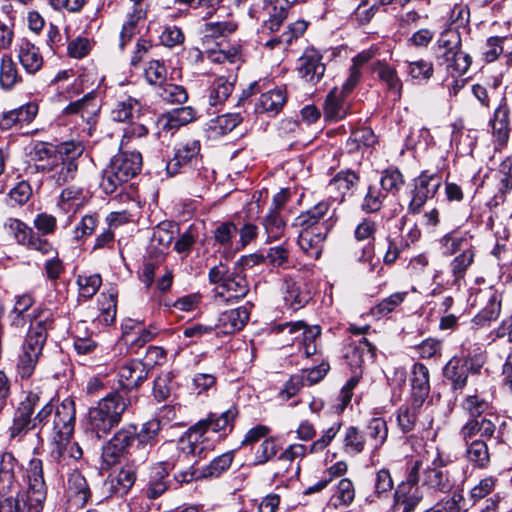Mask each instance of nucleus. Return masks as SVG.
I'll use <instances>...</instances> for the list:
<instances>
[{
	"label": "nucleus",
	"mask_w": 512,
	"mask_h": 512,
	"mask_svg": "<svg viewBox=\"0 0 512 512\" xmlns=\"http://www.w3.org/2000/svg\"><path fill=\"white\" fill-rule=\"evenodd\" d=\"M358 180L359 178L354 172L350 170L341 171L330 180L327 188L330 192L337 191L342 200Z\"/></svg>",
	"instance_id": "6e6d98bb"
},
{
	"label": "nucleus",
	"mask_w": 512,
	"mask_h": 512,
	"mask_svg": "<svg viewBox=\"0 0 512 512\" xmlns=\"http://www.w3.org/2000/svg\"><path fill=\"white\" fill-rule=\"evenodd\" d=\"M476 301L483 306L473 319L476 325L486 326L497 320L502 302V294L497 289L492 286L480 289L476 294Z\"/></svg>",
	"instance_id": "f3484780"
},
{
	"label": "nucleus",
	"mask_w": 512,
	"mask_h": 512,
	"mask_svg": "<svg viewBox=\"0 0 512 512\" xmlns=\"http://www.w3.org/2000/svg\"><path fill=\"white\" fill-rule=\"evenodd\" d=\"M364 435L355 426H349L344 431L343 450L346 454L355 456L364 451Z\"/></svg>",
	"instance_id": "864d4df0"
},
{
	"label": "nucleus",
	"mask_w": 512,
	"mask_h": 512,
	"mask_svg": "<svg viewBox=\"0 0 512 512\" xmlns=\"http://www.w3.org/2000/svg\"><path fill=\"white\" fill-rule=\"evenodd\" d=\"M349 346L350 351L347 352L346 356L351 358L356 365L373 361L376 356V347L365 337L350 343Z\"/></svg>",
	"instance_id": "de8ad7c7"
},
{
	"label": "nucleus",
	"mask_w": 512,
	"mask_h": 512,
	"mask_svg": "<svg viewBox=\"0 0 512 512\" xmlns=\"http://www.w3.org/2000/svg\"><path fill=\"white\" fill-rule=\"evenodd\" d=\"M466 445L465 458L475 468L486 469L490 464L488 441H463Z\"/></svg>",
	"instance_id": "58836bf2"
},
{
	"label": "nucleus",
	"mask_w": 512,
	"mask_h": 512,
	"mask_svg": "<svg viewBox=\"0 0 512 512\" xmlns=\"http://www.w3.org/2000/svg\"><path fill=\"white\" fill-rule=\"evenodd\" d=\"M141 168L142 156L139 152L120 151L103 170L99 186L105 194H112L135 177Z\"/></svg>",
	"instance_id": "20e7f679"
},
{
	"label": "nucleus",
	"mask_w": 512,
	"mask_h": 512,
	"mask_svg": "<svg viewBox=\"0 0 512 512\" xmlns=\"http://www.w3.org/2000/svg\"><path fill=\"white\" fill-rule=\"evenodd\" d=\"M149 368L140 360H131L119 370L121 385L126 389L138 388L148 377Z\"/></svg>",
	"instance_id": "a878e982"
},
{
	"label": "nucleus",
	"mask_w": 512,
	"mask_h": 512,
	"mask_svg": "<svg viewBox=\"0 0 512 512\" xmlns=\"http://www.w3.org/2000/svg\"><path fill=\"white\" fill-rule=\"evenodd\" d=\"M100 108L101 104L98 94L95 91H91L82 98L69 103L62 113L64 116L73 117L75 121L80 119L88 127L90 134L97 122Z\"/></svg>",
	"instance_id": "f8f14e48"
},
{
	"label": "nucleus",
	"mask_w": 512,
	"mask_h": 512,
	"mask_svg": "<svg viewBox=\"0 0 512 512\" xmlns=\"http://www.w3.org/2000/svg\"><path fill=\"white\" fill-rule=\"evenodd\" d=\"M21 81L22 77L12 57L8 54L2 55L0 59V87L10 91Z\"/></svg>",
	"instance_id": "c03bdc74"
},
{
	"label": "nucleus",
	"mask_w": 512,
	"mask_h": 512,
	"mask_svg": "<svg viewBox=\"0 0 512 512\" xmlns=\"http://www.w3.org/2000/svg\"><path fill=\"white\" fill-rule=\"evenodd\" d=\"M385 198L386 193L381 188L376 185H370L364 196L361 208L366 213H376L381 209Z\"/></svg>",
	"instance_id": "0e129e2a"
},
{
	"label": "nucleus",
	"mask_w": 512,
	"mask_h": 512,
	"mask_svg": "<svg viewBox=\"0 0 512 512\" xmlns=\"http://www.w3.org/2000/svg\"><path fill=\"white\" fill-rule=\"evenodd\" d=\"M380 185L386 193L396 194L404 185L403 175L397 168H388L382 173Z\"/></svg>",
	"instance_id": "69168bd1"
},
{
	"label": "nucleus",
	"mask_w": 512,
	"mask_h": 512,
	"mask_svg": "<svg viewBox=\"0 0 512 512\" xmlns=\"http://www.w3.org/2000/svg\"><path fill=\"white\" fill-rule=\"evenodd\" d=\"M102 284V278L99 274L79 275L77 285L79 294L86 299L92 298L99 290Z\"/></svg>",
	"instance_id": "338daca9"
},
{
	"label": "nucleus",
	"mask_w": 512,
	"mask_h": 512,
	"mask_svg": "<svg viewBox=\"0 0 512 512\" xmlns=\"http://www.w3.org/2000/svg\"><path fill=\"white\" fill-rule=\"evenodd\" d=\"M296 0H265L264 11L268 16L263 20L262 33H273L279 30L287 17L288 9Z\"/></svg>",
	"instance_id": "5701e85b"
},
{
	"label": "nucleus",
	"mask_w": 512,
	"mask_h": 512,
	"mask_svg": "<svg viewBox=\"0 0 512 512\" xmlns=\"http://www.w3.org/2000/svg\"><path fill=\"white\" fill-rule=\"evenodd\" d=\"M499 417L496 414H484L482 417L468 418L459 430L462 441H489L497 432Z\"/></svg>",
	"instance_id": "dca6fc26"
},
{
	"label": "nucleus",
	"mask_w": 512,
	"mask_h": 512,
	"mask_svg": "<svg viewBox=\"0 0 512 512\" xmlns=\"http://www.w3.org/2000/svg\"><path fill=\"white\" fill-rule=\"evenodd\" d=\"M461 47L462 41L459 31L456 29L444 30L437 40L435 57L436 59L443 58L445 55L461 50Z\"/></svg>",
	"instance_id": "49530a36"
},
{
	"label": "nucleus",
	"mask_w": 512,
	"mask_h": 512,
	"mask_svg": "<svg viewBox=\"0 0 512 512\" xmlns=\"http://www.w3.org/2000/svg\"><path fill=\"white\" fill-rule=\"evenodd\" d=\"M355 495L354 483L349 478H342L333 487L329 505L336 510L345 509L353 503Z\"/></svg>",
	"instance_id": "c9c22d12"
},
{
	"label": "nucleus",
	"mask_w": 512,
	"mask_h": 512,
	"mask_svg": "<svg viewBox=\"0 0 512 512\" xmlns=\"http://www.w3.org/2000/svg\"><path fill=\"white\" fill-rule=\"evenodd\" d=\"M237 416L235 408H229L221 414L209 413L205 419L198 422L204 423L203 433L212 430L215 433H220L221 436H226L234 427V421Z\"/></svg>",
	"instance_id": "c85d7f7f"
},
{
	"label": "nucleus",
	"mask_w": 512,
	"mask_h": 512,
	"mask_svg": "<svg viewBox=\"0 0 512 512\" xmlns=\"http://www.w3.org/2000/svg\"><path fill=\"white\" fill-rule=\"evenodd\" d=\"M161 430L160 421L152 419L144 423L140 429L137 430V450L140 451V458L146 459L149 449L157 443L158 434Z\"/></svg>",
	"instance_id": "f704fd0d"
},
{
	"label": "nucleus",
	"mask_w": 512,
	"mask_h": 512,
	"mask_svg": "<svg viewBox=\"0 0 512 512\" xmlns=\"http://www.w3.org/2000/svg\"><path fill=\"white\" fill-rule=\"evenodd\" d=\"M422 461L416 460L407 468L406 478L396 487L393 494L392 510L397 512H412L421 502L423 496L419 490L420 469Z\"/></svg>",
	"instance_id": "0eeeda50"
},
{
	"label": "nucleus",
	"mask_w": 512,
	"mask_h": 512,
	"mask_svg": "<svg viewBox=\"0 0 512 512\" xmlns=\"http://www.w3.org/2000/svg\"><path fill=\"white\" fill-rule=\"evenodd\" d=\"M67 142L57 146L47 145L46 143H37L31 153L32 160L35 162L37 170L49 172L55 166V163L62 159L63 154L68 153Z\"/></svg>",
	"instance_id": "412c9836"
},
{
	"label": "nucleus",
	"mask_w": 512,
	"mask_h": 512,
	"mask_svg": "<svg viewBox=\"0 0 512 512\" xmlns=\"http://www.w3.org/2000/svg\"><path fill=\"white\" fill-rule=\"evenodd\" d=\"M203 429L204 423H195L179 439L177 446H175L172 442L164 443L161 445L157 450L159 457L164 458L165 454L178 451V461L186 460L188 463L192 462L193 458L195 457L197 442L204 436Z\"/></svg>",
	"instance_id": "4468645a"
},
{
	"label": "nucleus",
	"mask_w": 512,
	"mask_h": 512,
	"mask_svg": "<svg viewBox=\"0 0 512 512\" xmlns=\"http://www.w3.org/2000/svg\"><path fill=\"white\" fill-rule=\"evenodd\" d=\"M235 80L236 78L232 75L216 77L207 90L209 105L218 106L223 104L232 94Z\"/></svg>",
	"instance_id": "2f4dec72"
},
{
	"label": "nucleus",
	"mask_w": 512,
	"mask_h": 512,
	"mask_svg": "<svg viewBox=\"0 0 512 512\" xmlns=\"http://www.w3.org/2000/svg\"><path fill=\"white\" fill-rule=\"evenodd\" d=\"M424 402L410 398L408 404L398 409L397 422L403 433H408L415 428L418 414Z\"/></svg>",
	"instance_id": "79ce46f5"
},
{
	"label": "nucleus",
	"mask_w": 512,
	"mask_h": 512,
	"mask_svg": "<svg viewBox=\"0 0 512 512\" xmlns=\"http://www.w3.org/2000/svg\"><path fill=\"white\" fill-rule=\"evenodd\" d=\"M334 224L333 212L330 213V204L326 201L301 212L293 222V227L298 230V245L301 250L308 257L318 259Z\"/></svg>",
	"instance_id": "f257e3e1"
},
{
	"label": "nucleus",
	"mask_w": 512,
	"mask_h": 512,
	"mask_svg": "<svg viewBox=\"0 0 512 512\" xmlns=\"http://www.w3.org/2000/svg\"><path fill=\"white\" fill-rule=\"evenodd\" d=\"M367 435L372 441L375 450L385 443L388 437L387 423L383 418H373L367 425Z\"/></svg>",
	"instance_id": "052dcab7"
},
{
	"label": "nucleus",
	"mask_w": 512,
	"mask_h": 512,
	"mask_svg": "<svg viewBox=\"0 0 512 512\" xmlns=\"http://www.w3.org/2000/svg\"><path fill=\"white\" fill-rule=\"evenodd\" d=\"M200 149V142L196 139H185L179 142L175 146L173 157L167 163V172L175 175L182 170L196 167L201 160Z\"/></svg>",
	"instance_id": "ddd939ff"
},
{
	"label": "nucleus",
	"mask_w": 512,
	"mask_h": 512,
	"mask_svg": "<svg viewBox=\"0 0 512 512\" xmlns=\"http://www.w3.org/2000/svg\"><path fill=\"white\" fill-rule=\"evenodd\" d=\"M17 57L28 74L37 73L44 63L39 48L28 40H23L19 45Z\"/></svg>",
	"instance_id": "473e14b6"
},
{
	"label": "nucleus",
	"mask_w": 512,
	"mask_h": 512,
	"mask_svg": "<svg viewBox=\"0 0 512 512\" xmlns=\"http://www.w3.org/2000/svg\"><path fill=\"white\" fill-rule=\"evenodd\" d=\"M28 490L16 500L17 512H42L47 488L41 459L33 458L27 469Z\"/></svg>",
	"instance_id": "423d86ee"
},
{
	"label": "nucleus",
	"mask_w": 512,
	"mask_h": 512,
	"mask_svg": "<svg viewBox=\"0 0 512 512\" xmlns=\"http://www.w3.org/2000/svg\"><path fill=\"white\" fill-rule=\"evenodd\" d=\"M51 400L41 380L33 381L30 389L27 391L26 397L19 403V407L33 413L40 403L45 404L47 401Z\"/></svg>",
	"instance_id": "3c124183"
},
{
	"label": "nucleus",
	"mask_w": 512,
	"mask_h": 512,
	"mask_svg": "<svg viewBox=\"0 0 512 512\" xmlns=\"http://www.w3.org/2000/svg\"><path fill=\"white\" fill-rule=\"evenodd\" d=\"M196 112L190 106L175 109L163 115L160 122L162 123V130L173 133L181 126H184L195 119Z\"/></svg>",
	"instance_id": "a19ab883"
},
{
	"label": "nucleus",
	"mask_w": 512,
	"mask_h": 512,
	"mask_svg": "<svg viewBox=\"0 0 512 512\" xmlns=\"http://www.w3.org/2000/svg\"><path fill=\"white\" fill-rule=\"evenodd\" d=\"M509 113L507 104L503 102L496 108L493 118L490 120L493 143L498 150L504 148L509 140Z\"/></svg>",
	"instance_id": "b1692460"
},
{
	"label": "nucleus",
	"mask_w": 512,
	"mask_h": 512,
	"mask_svg": "<svg viewBox=\"0 0 512 512\" xmlns=\"http://www.w3.org/2000/svg\"><path fill=\"white\" fill-rule=\"evenodd\" d=\"M282 292L285 304L293 311L304 307L311 299V294L301 278L286 276L282 284Z\"/></svg>",
	"instance_id": "4be33fe9"
},
{
	"label": "nucleus",
	"mask_w": 512,
	"mask_h": 512,
	"mask_svg": "<svg viewBox=\"0 0 512 512\" xmlns=\"http://www.w3.org/2000/svg\"><path fill=\"white\" fill-rule=\"evenodd\" d=\"M461 406L469 415V418H477L484 416V414H491L488 411L492 408L491 402L478 394L465 397Z\"/></svg>",
	"instance_id": "5fc2aeb1"
},
{
	"label": "nucleus",
	"mask_w": 512,
	"mask_h": 512,
	"mask_svg": "<svg viewBox=\"0 0 512 512\" xmlns=\"http://www.w3.org/2000/svg\"><path fill=\"white\" fill-rule=\"evenodd\" d=\"M234 459L232 451L223 453L222 455L214 458L207 466L196 474L195 472L185 473L183 481L189 482L194 478H213L220 476L223 472L229 469Z\"/></svg>",
	"instance_id": "7c9ffc66"
},
{
	"label": "nucleus",
	"mask_w": 512,
	"mask_h": 512,
	"mask_svg": "<svg viewBox=\"0 0 512 512\" xmlns=\"http://www.w3.org/2000/svg\"><path fill=\"white\" fill-rule=\"evenodd\" d=\"M209 281L215 284V296L223 301L230 302L239 300L249 292V284L241 268L234 267L229 270L222 263L209 270Z\"/></svg>",
	"instance_id": "39448f33"
},
{
	"label": "nucleus",
	"mask_w": 512,
	"mask_h": 512,
	"mask_svg": "<svg viewBox=\"0 0 512 512\" xmlns=\"http://www.w3.org/2000/svg\"><path fill=\"white\" fill-rule=\"evenodd\" d=\"M249 320V312L245 307H238L222 312L216 322L217 334H232L241 330Z\"/></svg>",
	"instance_id": "393cba45"
},
{
	"label": "nucleus",
	"mask_w": 512,
	"mask_h": 512,
	"mask_svg": "<svg viewBox=\"0 0 512 512\" xmlns=\"http://www.w3.org/2000/svg\"><path fill=\"white\" fill-rule=\"evenodd\" d=\"M32 414L24 408L17 407L9 427L10 439L21 440L30 430L36 429L33 425Z\"/></svg>",
	"instance_id": "a18cd8bd"
},
{
	"label": "nucleus",
	"mask_w": 512,
	"mask_h": 512,
	"mask_svg": "<svg viewBox=\"0 0 512 512\" xmlns=\"http://www.w3.org/2000/svg\"><path fill=\"white\" fill-rule=\"evenodd\" d=\"M474 257L475 251L473 249L461 252L452 259V261L449 264L450 272L453 277V280L451 282L452 286H455L457 289L460 288L468 268L472 265L474 261Z\"/></svg>",
	"instance_id": "37998d69"
},
{
	"label": "nucleus",
	"mask_w": 512,
	"mask_h": 512,
	"mask_svg": "<svg viewBox=\"0 0 512 512\" xmlns=\"http://www.w3.org/2000/svg\"><path fill=\"white\" fill-rule=\"evenodd\" d=\"M276 333L291 335L292 341H299V351L306 358L317 354V339L321 335L319 326H307L303 321L285 322L273 327Z\"/></svg>",
	"instance_id": "6e6552de"
},
{
	"label": "nucleus",
	"mask_w": 512,
	"mask_h": 512,
	"mask_svg": "<svg viewBox=\"0 0 512 512\" xmlns=\"http://www.w3.org/2000/svg\"><path fill=\"white\" fill-rule=\"evenodd\" d=\"M68 491L80 506L85 505L91 497L86 479L78 471H74L68 478Z\"/></svg>",
	"instance_id": "8fccbe9b"
},
{
	"label": "nucleus",
	"mask_w": 512,
	"mask_h": 512,
	"mask_svg": "<svg viewBox=\"0 0 512 512\" xmlns=\"http://www.w3.org/2000/svg\"><path fill=\"white\" fill-rule=\"evenodd\" d=\"M436 62L448 76H463L469 70L472 58L461 49L445 55L443 58L436 59Z\"/></svg>",
	"instance_id": "c756f323"
},
{
	"label": "nucleus",
	"mask_w": 512,
	"mask_h": 512,
	"mask_svg": "<svg viewBox=\"0 0 512 512\" xmlns=\"http://www.w3.org/2000/svg\"><path fill=\"white\" fill-rule=\"evenodd\" d=\"M410 398L425 402L430 393L429 370L422 363H415L411 371Z\"/></svg>",
	"instance_id": "72a5a7b5"
},
{
	"label": "nucleus",
	"mask_w": 512,
	"mask_h": 512,
	"mask_svg": "<svg viewBox=\"0 0 512 512\" xmlns=\"http://www.w3.org/2000/svg\"><path fill=\"white\" fill-rule=\"evenodd\" d=\"M394 488V481L387 468H381L375 473L373 494L378 499L387 498Z\"/></svg>",
	"instance_id": "e2e57ef3"
},
{
	"label": "nucleus",
	"mask_w": 512,
	"mask_h": 512,
	"mask_svg": "<svg viewBox=\"0 0 512 512\" xmlns=\"http://www.w3.org/2000/svg\"><path fill=\"white\" fill-rule=\"evenodd\" d=\"M136 437L137 426L135 424H127L117 430L103 447L102 457L104 462L113 465L128 455Z\"/></svg>",
	"instance_id": "9b49d317"
},
{
	"label": "nucleus",
	"mask_w": 512,
	"mask_h": 512,
	"mask_svg": "<svg viewBox=\"0 0 512 512\" xmlns=\"http://www.w3.org/2000/svg\"><path fill=\"white\" fill-rule=\"evenodd\" d=\"M322 55L314 48L306 49L299 59L298 72L302 79L311 84L318 83L325 73Z\"/></svg>",
	"instance_id": "aec40b11"
},
{
	"label": "nucleus",
	"mask_w": 512,
	"mask_h": 512,
	"mask_svg": "<svg viewBox=\"0 0 512 512\" xmlns=\"http://www.w3.org/2000/svg\"><path fill=\"white\" fill-rule=\"evenodd\" d=\"M463 501L462 492L454 491L451 496L440 500L425 512H465L461 508Z\"/></svg>",
	"instance_id": "774afa93"
},
{
	"label": "nucleus",
	"mask_w": 512,
	"mask_h": 512,
	"mask_svg": "<svg viewBox=\"0 0 512 512\" xmlns=\"http://www.w3.org/2000/svg\"><path fill=\"white\" fill-rule=\"evenodd\" d=\"M68 153L62 155V159L58 160L49 171L51 178L58 184L63 185L72 181L78 171V158L84 152V146L80 142H67Z\"/></svg>",
	"instance_id": "2eb2a0df"
},
{
	"label": "nucleus",
	"mask_w": 512,
	"mask_h": 512,
	"mask_svg": "<svg viewBox=\"0 0 512 512\" xmlns=\"http://www.w3.org/2000/svg\"><path fill=\"white\" fill-rule=\"evenodd\" d=\"M420 480L422 486L434 494L452 492L455 480L446 466L445 460L438 454L431 465L423 469Z\"/></svg>",
	"instance_id": "1a4fd4ad"
},
{
	"label": "nucleus",
	"mask_w": 512,
	"mask_h": 512,
	"mask_svg": "<svg viewBox=\"0 0 512 512\" xmlns=\"http://www.w3.org/2000/svg\"><path fill=\"white\" fill-rule=\"evenodd\" d=\"M287 101V94L284 88H274L262 93L255 104V112L258 114H269L275 116L284 107Z\"/></svg>",
	"instance_id": "cd10ccee"
},
{
	"label": "nucleus",
	"mask_w": 512,
	"mask_h": 512,
	"mask_svg": "<svg viewBox=\"0 0 512 512\" xmlns=\"http://www.w3.org/2000/svg\"><path fill=\"white\" fill-rule=\"evenodd\" d=\"M71 437L52 436L50 443V459L60 468L71 466L81 459L83 451L76 442H71Z\"/></svg>",
	"instance_id": "a211bd4d"
},
{
	"label": "nucleus",
	"mask_w": 512,
	"mask_h": 512,
	"mask_svg": "<svg viewBox=\"0 0 512 512\" xmlns=\"http://www.w3.org/2000/svg\"><path fill=\"white\" fill-rule=\"evenodd\" d=\"M159 97L168 104H184L188 100V93L183 86L165 82L159 87Z\"/></svg>",
	"instance_id": "13d9d810"
},
{
	"label": "nucleus",
	"mask_w": 512,
	"mask_h": 512,
	"mask_svg": "<svg viewBox=\"0 0 512 512\" xmlns=\"http://www.w3.org/2000/svg\"><path fill=\"white\" fill-rule=\"evenodd\" d=\"M442 184V178L437 173L423 171L415 180L411 190V199L407 211L410 214H419L427 200L432 199Z\"/></svg>",
	"instance_id": "9d476101"
},
{
	"label": "nucleus",
	"mask_w": 512,
	"mask_h": 512,
	"mask_svg": "<svg viewBox=\"0 0 512 512\" xmlns=\"http://www.w3.org/2000/svg\"><path fill=\"white\" fill-rule=\"evenodd\" d=\"M443 374L454 390H462L468 378L466 361L456 356L451 358L444 367Z\"/></svg>",
	"instance_id": "ea45409f"
},
{
	"label": "nucleus",
	"mask_w": 512,
	"mask_h": 512,
	"mask_svg": "<svg viewBox=\"0 0 512 512\" xmlns=\"http://www.w3.org/2000/svg\"><path fill=\"white\" fill-rule=\"evenodd\" d=\"M407 292H396L384 298L381 302L371 308V314L375 317H384L395 311L406 299Z\"/></svg>",
	"instance_id": "bf43d9fd"
},
{
	"label": "nucleus",
	"mask_w": 512,
	"mask_h": 512,
	"mask_svg": "<svg viewBox=\"0 0 512 512\" xmlns=\"http://www.w3.org/2000/svg\"><path fill=\"white\" fill-rule=\"evenodd\" d=\"M262 224L269 241L278 240L284 235L286 222L281 213L268 211L267 215L263 218Z\"/></svg>",
	"instance_id": "4d7b16f0"
},
{
	"label": "nucleus",
	"mask_w": 512,
	"mask_h": 512,
	"mask_svg": "<svg viewBox=\"0 0 512 512\" xmlns=\"http://www.w3.org/2000/svg\"><path fill=\"white\" fill-rule=\"evenodd\" d=\"M374 72L379 80L387 86V89L400 98L402 81L398 77L397 71L385 63L378 62L374 67Z\"/></svg>",
	"instance_id": "603ef678"
},
{
	"label": "nucleus",
	"mask_w": 512,
	"mask_h": 512,
	"mask_svg": "<svg viewBox=\"0 0 512 512\" xmlns=\"http://www.w3.org/2000/svg\"><path fill=\"white\" fill-rule=\"evenodd\" d=\"M53 326L54 317L50 310H40L33 315L17 361V372L22 379L33 374L42 355L48 331L53 329Z\"/></svg>",
	"instance_id": "f03ea898"
},
{
	"label": "nucleus",
	"mask_w": 512,
	"mask_h": 512,
	"mask_svg": "<svg viewBox=\"0 0 512 512\" xmlns=\"http://www.w3.org/2000/svg\"><path fill=\"white\" fill-rule=\"evenodd\" d=\"M76 411L74 401L65 399L58 404L53 412L50 429L52 436L71 437L74 431Z\"/></svg>",
	"instance_id": "6ab92c4d"
},
{
	"label": "nucleus",
	"mask_w": 512,
	"mask_h": 512,
	"mask_svg": "<svg viewBox=\"0 0 512 512\" xmlns=\"http://www.w3.org/2000/svg\"><path fill=\"white\" fill-rule=\"evenodd\" d=\"M130 400L119 392L110 393L88 411V429L98 438L107 436L119 425Z\"/></svg>",
	"instance_id": "7ed1b4c3"
},
{
	"label": "nucleus",
	"mask_w": 512,
	"mask_h": 512,
	"mask_svg": "<svg viewBox=\"0 0 512 512\" xmlns=\"http://www.w3.org/2000/svg\"><path fill=\"white\" fill-rule=\"evenodd\" d=\"M38 113V106L35 103H27L19 108L3 113L0 119L2 129H11L14 126L23 127L33 121Z\"/></svg>",
	"instance_id": "bb28decb"
},
{
	"label": "nucleus",
	"mask_w": 512,
	"mask_h": 512,
	"mask_svg": "<svg viewBox=\"0 0 512 512\" xmlns=\"http://www.w3.org/2000/svg\"><path fill=\"white\" fill-rule=\"evenodd\" d=\"M103 301L101 302V313L98 320L105 325L114 322L117 311V292L114 289L109 290L108 295L102 293Z\"/></svg>",
	"instance_id": "680f3d73"
},
{
	"label": "nucleus",
	"mask_w": 512,
	"mask_h": 512,
	"mask_svg": "<svg viewBox=\"0 0 512 512\" xmlns=\"http://www.w3.org/2000/svg\"><path fill=\"white\" fill-rule=\"evenodd\" d=\"M440 244L443 253L446 255H453L458 252L473 250L470 237L466 234H458L456 232L444 235L440 240Z\"/></svg>",
	"instance_id": "09e8293b"
},
{
	"label": "nucleus",
	"mask_w": 512,
	"mask_h": 512,
	"mask_svg": "<svg viewBox=\"0 0 512 512\" xmlns=\"http://www.w3.org/2000/svg\"><path fill=\"white\" fill-rule=\"evenodd\" d=\"M142 111L143 106L137 99L127 97L116 103L111 111V117L114 121L128 123L133 120H140Z\"/></svg>",
	"instance_id": "4c0bfd02"
},
{
	"label": "nucleus",
	"mask_w": 512,
	"mask_h": 512,
	"mask_svg": "<svg viewBox=\"0 0 512 512\" xmlns=\"http://www.w3.org/2000/svg\"><path fill=\"white\" fill-rule=\"evenodd\" d=\"M345 97L346 95L340 92L338 88H334L328 93L324 102V115L326 119L338 121L346 116L348 104Z\"/></svg>",
	"instance_id": "e433bc0d"
}]
</instances>
